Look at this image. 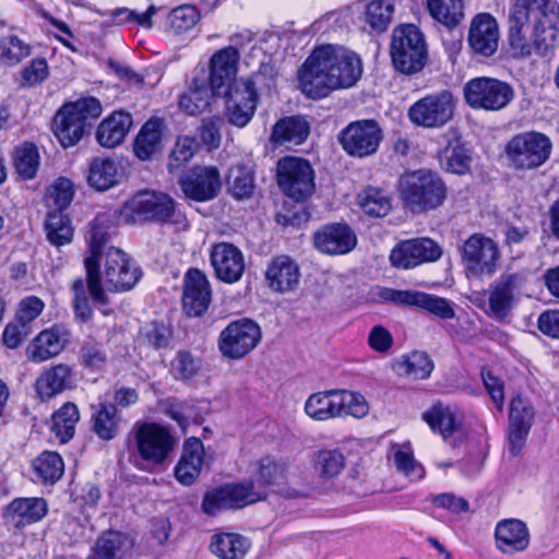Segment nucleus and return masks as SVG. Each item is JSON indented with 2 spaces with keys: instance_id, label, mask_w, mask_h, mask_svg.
I'll return each mask as SVG.
<instances>
[{
  "instance_id": "1",
  "label": "nucleus",
  "mask_w": 559,
  "mask_h": 559,
  "mask_svg": "<svg viewBox=\"0 0 559 559\" xmlns=\"http://www.w3.org/2000/svg\"><path fill=\"white\" fill-rule=\"evenodd\" d=\"M362 74V63L354 51L334 45L316 48L298 71L301 92L312 99L332 91L354 86Z\"/></svg>"
},
{
  "instance_id": "2",
  "label": "nucleus",
  "mask_w": 559,
  "mask_h": 559,
  "mask_svg": "<svg viewBox=\"0 0 559 559\" xmlns=\"http://www.w3.org/2000/svg\"><path fill=\"white\" fill-rule=\"evenodd\" d=\"M109 239L107 229L100 226V217H96L91 226L87 241L91 254L84 259L86 281L76 278L73 281L71 290L73 294L72 307L76 320L86 323L92 319L93 309L90 306L87 292L95 304L106 305L108 297L100 285L99 258L104 246Z\"/></svg>"
},
{
  "instance_id": "3",
  "label": "nucleus",
  "mask_w": 559,
  "mask_h": 559,
  "mask_svg": "<svg viewBox=\"0 0 559 559\" xmlns=\"http://www.w3.org/2000/svg\"><path fill=\"white\" fill-rule=\"evenodd\" d=\"M121 218L126 223L156 222L171 224L180 229L189 227L186 215L168 194L154 190L135 193L122 206Z\"/></svg>"
},
{
  "instance_id": "4",
  "label": "nucleus",
  "mask_w": 559,
  "mask_h": 559,
  "mask_svg": "<svg viewBox=\"0 0 559 559\" xmlns=\"http://www.w3.org/2000/svg\"><path fill=\"white\" fill-rule=\"evenodd\" d=\"M402 200L412 212H424L441 206L447 187L438 174L426 169L407 173L400 178Z\"/></svg>"
},
{
  "instance_id": "5",
  "label": "nucleus",
  "mask_w": 559,
  "mask_h": 559,
  "mask_svg": "<svg viewBox=\"0 0 559 559\" xmlns=\"http://www.w3.org/2000/svg\"><path fill=\"white\" fill-rule=\"evenodd\" d=\"M102 114V105L95 97L81 98L63 105L53 118V132L63 147L80 142L91 122Z\"/></svg>"
},
{
  "instance_id": "6",
  "label": "nucleus",
  "mask_w": 559,
  "mask_h": 559,
  "mask_svg": "<svg viewBox=\"0 0 559 559\" xmlns=\"http://www.w3.org/2000/svg\"><path fill=\"white\" fill-rule=\"evenodd\" d=\"M391 58L394 68L404 74L419 72L427 61L424 34L414 24L394 28L391 38Z\"/></svg>"
},
{
  "instance_id": "7",
  "label": "nucleus",
  "mask_w": 559,
  "mask_h": 559,
  "mask_svg": "<svg viewBox=\"0 0 559 559\" xmlns=\"http://www.w3.org/2000/svg\"><path fill=\"white\" fill-rule=\"evenodd\" d=\"M130 435L139 457L155 466L167 462L177 443L170 430L156 423H138Z\"/></svg>"
},
{
  "instance_id": "8",
  "label": "nucleus",
  "mask_w": 559,
  "mask_h": 559,
  "mask_svg": "<svg viewBox=\"0 0 559 559\" xmlns=\"http://www.w3.org/2000/svg\"><path fill=\"white\" fill-rule=\"evenodd\" d=\"M463 95L465 103L475 110L498 111L512 102L514 90L504 81L478 76L464 84Z\"/></svg>"
},
{
  "instance_id": "9",
  "label": "nucleus",
  "mask_w": 559,
  "mask_h": 559,
  "mask_svg": "<svg viewBox=\"0 0 559 559\" xmlns=\"http://www.w3.org/2000/svg\"><path fill=\"white\" fill-rule=\"evenodd\" d=\"M99 274L100 285L104 281L107 290L115 293L132 289L142 277V271L138 264L116 247H108L99 258Z\"/></svg>"
},
{
  "instance_id": "10",
  "label": "nucleus",
  "mask_w": 559,
  "mask_h": 559,
  "mask_svg": "<svg viewBox=\"0 0 559 559\" xmlns=\"http://www.w3.org/2000/svg\"><path fill=\"white\" fill-rule=\"evenodd\" d=\"M456 102L450 91L428 94L415 102L407 111L413 124L425 129H440L455 115Z\"/></svg>"
},
{
  "instance_id": "11",
  "label": "nucleus",
  "mask_w": 559,
  "mask_h": 559,
  "mask_svg": "<svg viewBox=\"0 0 559 559\" xmlns=\"http://www.w3.org/2000/svg\"><path fill=\"white\" fill-rule=\"evenodd\" d=\"M461 255L467 277H490L497 271L500 250L491 238L473 234L464 241Z\"/></svg>"
},
{
  "instance_id": "12",
  "label": "nucleus",
  "mask_w": 559,
  "mask_h": 559,
  "mask_svg": "<svg viewBox=\"0 0 559 559\" xmlns=\"http://www.w3.org/2000/svg\"><path fill=\"white\" fill-rule=\"evenodd\" d=\"M504 152L514 168L533 169L549 158L551 142L543 133H520L507 143Z\"/></svg>"
},
{
  "instance_id": "13",
  "label": "nucleus",
  "mask_w": 559,
  "mask_h": 559,
  "mask_svg": "<svg viewBox=\"0 0 559 559\" xmlns=\"http://www.w3.org/2000/svg\"><path fill=\"white\" fill-rule=\"evenodd\" d=\"M277 183L295 201H305L314 191V171L307 159L286 156L277 162Z\"/></svg>"
},
{
  "instance_id": "14",
  "label": "nucleus",
  "mask_w": 559,
  "mask_h": 559,
  "mask_svg": "<svg viewBox=\"0 0 559 559\" xmlns=\"http://www.w3.org/2000/svg\"><path fill=\"white\" fill-rule=\"evenodd\" d=\"M265 499V493L254 490V483L229 484L205 492L201 509L207 515H216L227 509H240Z\"/></svg>"
},
{
  "instance_id": "15",
  "label": "nucleus",
  "mask_w": 559,
  "mask_h": 559,
  "mask_svg": "<svg viewBox=\"0 0 559 559\" xmlns=\"http://www.w3.org/2000/svg\"><path fill=\"white\" fill-rule=\"evenodd\" d=\"M383 140V131L374 119L348 123L338 134V142L347 155L364 158L373 155Z\"/></svg>"
},
{
  "instance_id": "16",
  "label": "nucleus",
  "mask_w": 559,
  "mask_h": 559,
  "mask_svg": "<svg viewBox=\"0 0 559 559\" xmlns=\"http://www.w3.org/2000/svg\"><path fill=\"white\" fill-rule=\"evenodd\" d=\"M527 271L503 272L488 289L489 314L496 319L506 318L516 300L524 294L528 282Z\"/></svg>"
},
{
  "instance_id": "17",
  "label": "nucleus",
  "mask_w": 559,
  "mask_h": 559,
  "mask_svg": "<svg viewBox=\"0 0 559 559\" xmlns=\"http://www.w3.org/2000/svg\"><path fill=\"white\" fill-rule=\"evenodd\" d=\"M260 326L249 319L230 322L219 334L218 349L229 359H240L248 355L260 342Z\"/></svg>"
},
{
  "instance_id": "18",
  "label": "nucleus",
  "mask_w": 559,
  "mask_h": 559,
  "mask_svg": "<svg viewBox=\"0 0 559 559\" xmlns=\"http://www.w3.org/2000/svg\"><path fill=\"white\" fill-rule=\"evenodd\" d=\"M442 248L428 237L407 239L399 242L391 251L390 261L394 267L408 270L424 263L438 261Z\"/></svg>"
},
{
  "instance_id": "19",
  "label": "nucleus",
  "mask_w": 559,
  "mask_h": 559,
  "mask_svg": "<svg viewBox=\"0 0 559 559\" xmlns=\"http://www.w3.org/2000/svg\"><path fill=\"white\" fill-rule=\"evenodd\" d=\"M179 185L188 199L205 202L218 194L222 181L216 167L194 166L180 177Z\"/></svg>"
},
{
  "instance_id": "20",
  "label": "nucleus",
  "mask_w": 559,
  "mask_h": 559,
  "mask_svg": "<svg viewBox=\"0 0 559 559\" xmlns=\"http://www.w3.org/2000/svg\"><path fill=\"white\" fill-rule=\"evenodd\" d=\"M499 25L487 12L476 14L469 23L467 44L474 53L491 57L499 46Z\"/></svg>"
},
{
  "instance_id": "21",
  "label": "nucleus",
  "mask_w": 559,
  "mask_h": 559,
  "mask_svg": "<svg viewBox=\"0 0 559 559\" xmlns=\"http://www.w3.org/2000/svg\"><path fill=\"white\" fill-rule=\"evenodd\" d=\"M239 62V51L227 46L216 51L210 60L207 82L218 95L227 96L235 81Z\"/></svg>"
},
{
  "instance_id": "22",
  "label": "nucleus",
  "mask_w": 559,
  "mask_h": 559,
  "mask_svg": "<svg viewBox=\"0 0 559 559\" xmlns=\"http://www.w3.org/2000/svg\"><path fill=\"white\" fill-rule=\"evenodd\" d=\"M531 10L525 3H516L509 15V47L513 58L525 59L537 55L535 41L527 37Z\"/></svg>"
},
{
  "instance_id": "23",
  "label": "nucleus",
  "mask_w": 559,
  "mask_h": 559,
  "mask_svg": "<svg viewBox=\"0 0 559 559\" xmlns=\"http://www.w3.org/2000/svg\"><path fill=\"white\" fill-rule=\"evenodd\" d=\"M313 245L329 255L346 254L356 247L357 236L347 224L332 223L314 233Z\"/></svg>"
},
{
  "instance_id": "24",
  "label": "nucleus",
  "mask_w": 559,
  "mask_h": 559,
  "mask_svg": "<svg viewBox=\"0 0 559 559\" xmlns=\"http://www.w3.org/2000/svg\"><path fill=\"white\" fill-rule=\"evenodd\" d=\"M210 260L216 277L224 283L233 284L238 282L245 272L242 252L229 242L213 245Z\"/></svg>"
},
{
  "instance_id": "25",
  "label": "nucleus",
  "mask_w": 559,
  "mask_h": 559,
  "mask_svg": "<svg viewBox=\"0 0 559 559\" xmlns=\"http://www.w3.org/2000/svg\"><path fill=\"white\" fill-rule=\"evenodd\" d=\"M533 406L521 395L511 400L509 414V451L518 455L525 445L531 427L534 423Z\"/></svg>"
},
{
  "instance_id": "26",
  "label": "nucleus",
  "mask_w": 559,
  "mask_h": 559,
  "mask_svg": "<svg viewBox=\"0 0 559 559\" xmlns=\"http://www.w3.org/2000/svg\"><path fill=\"white\" fill-rule=\"evenodd\" d=\"M211 301L210 283L203 272L190 269L185 275L182 307L189 317H200Z\"/></svg>"
},
{
  "instance_id": "27",
  "label": "nucleus",
  "mask_w": 559,
  "mask_h": 559,
  "mask_svg": "<svg viewBox=\"0 0 559 559\" xmlns=\"http://www.w3.org/2000/svg\"><path fill=\"white\" fill-rule=\"evenodd\" d=\"M48 512L46 499L40 497L15 498L2 511L7 523L15 527H24L43 520Z\"/></svg>"
},
{
  "instance_id": "28",
  "label": "nucleus",
  "mask_w": 559,
  "mask_h": 559,
  "mask_svg": "<svg viewBox=\"0 0 559 559\" xmlns=\"http://www.w3.org/2000/svg\"><path fill=\"white\" fill-rule=\"evenodd\" d=\"M69 342V332L59 325L41 331L27 346V358L36 364L57 357Z\"/></svg>"
},
{
  "instance_id": "29",
  "label": "nucleus",
  "mask_w": 559,
  "mask_h": 559,
  "mask_svg": "<svg viewBox=\"0 0 559 559\" xmlns=\"http://www.w3.org/2000/svg\"><path fill=\"white\" fill-rule=\"evenodd\" d=\"M75 386V373L67 364H57L41 371L35 381V391L41 401Z\"/></svg>"
},
{
  "instance_id": "30",
  "label": "nucleus",
  "mask_w": 559,
  "mask_h": 559,
  "mask_svg": "<svg viewBox=\"0 0 559 559\" xmlns=\"http://www.w3.org/2000/svg\"><path fill=\"white\" fill-rule=\"evenodd\" d=\"M222 96L214 91L202 71L201 76H194L188 91L180 96L179 107L188 115H200L215 103L216 97Z\"/></svg>"
},
{
  "instance_id": "31",
  "label": "nucleus",
  "mask_w": 559,
  "mask_h": 559,
  "mask_svg": "<svg viewBox=\"0 0 559 559\" xmlns=\"http://www.w3.org/2000/svg\"><path fill=\"white\" fill-rule=\"evenodd\" d=\"M242 85V92L236 90L235 94H231L230 90L229 94L226 96L228 120L231 124L239 128L245 127L251 120L258 102L254 82H243Z\"/></svg>"
},
{
  "instance_id": "32",
  "label": "nucleus",
  "mask_w": 559,
  "mask_h": 559,
  "mask_svg": "<svg viewBox=\"0 0 559 559\" xmlns=\"http://www.w3.org/2000/svg\"><path fill=\"white\" fill-rule=\"evenodd\" d=\"M497 547L504 554L523 551L530 545V533L526 524L518 519L498 522L495 530Z\"/></svg>"
},
{
  "instance_id": "33",
  "label": "nucleus",
  "mask_w": 559,
  "mask_h": 559,
  "mask_svg": "<svg viewBox=\"0 0 559 559\" xmlns=\"http://www.w3.org/2000/svg\"><path fill=\"white\" fill-rule=\"evenodd\" d=\"M133 124L132 116L124 111H115L104 119L96 131L99 145L114 148L120 145Z\"/></svg>"
},
{
  "instance_id": "34",
  "label": "nucleus",
  "mask_w": 559,
  "mask_h": 559,
  "mask_svg": "<svg viewBox=\"0 0 559 559\" xmlns=\"http://www.w3.org/2000/svg\"><path fill=\"white\" fill-rule=\"evenodd\" d=\"M203 464V444L197 438L186 441L183 453L175 467L176 479L185 485H192L201 473Z\"/></svg>"
},
{
  "instance_id": "35",
  "label": "nucleus",
  "mask_w": 559,
  "mask_h": 559,
  "mask_svg": "<svg viewBox=\"0 0 559 559\" xmlns=\"http://www.w3.org/2000/svg\"><path fill=\"white\" fill-rule=\"evenodd\" d=\"M270 287L280 293L294 289L299 282L298 265L287 255H280L272 260L265 272Z\"/></svg>"
},
{
  "instance_id": "36",
  "label": "nucleus",
  "mask_w": 559,
  "mask_h": 559,
  "mask_svg": "<svg viewBox=\"0 0 559 559\" xmlns=\"http://www.w3.org/2000/svg\"><path fill=\"white\" fill-rule=\"evenodd\" d=\"M164 121L150 118L139 131L134 140V154L141 160H148L160 151Z\"/></svg>"
},
{
  "instance_id": "37",
  "label": "nucleus",
  "mask_w": 559,
  "mask_h": 559,
  "mask_svg": "<svg viewBox=\"0 0 559 559\" xmlns=\"http://www.w3.org/2000/svg\"><path fill=\"white\" fill-rule=\"evenodd\" d=\"M121 170L116 160L95 157L91 160L87 183L97 191H106L119 183Z\"/></svg>"
},
{
  "instance_id": "38",
  "label": "nucleus",
  "mask_w": 559,
  "mask_h": 559,
  "mask_svg": "<svg viewBox=\"0 0 559 559\" xmlns=\"http://www.w3.org/2000/svg\"><path fill=\"white\" fill-rule=\"evenodd\" d=\"M340 390H330L311 394L305 403L306 414L316 420L341 417Z\"/></svg>"
},
{
  "instance_id": "39",
  "label": "nucleus",
  "mask_w": 559,
  "mask_h": 559,
  "mask_svg": "<svg viewBox=\"0 0 559 559\" xmlns=\"http://www.w3.org/2000/svg\"><path fill=\"white\" fill-rule=\"evenodd\" d=\"M310 126L299 116L285 117L278 120L271 134V140L277 144H301L308 138Z\"/></svg>"
},
{
  "instance_id": "40",
  "label": "nucleus",
  "mask_w": 559,
  "mask_h": 559,
  "mask_svg": "<svg viewBox=\"0 0 559 559\" xmlns=\"http://www.w3.org/2000/svg\"><path fill=\"white\" fill-rule=\"evenodd\" d=\"M533 19L532 39L535 41L537 55L547 56L555 48L558 36L554 17L544 11H537L533 13Z\"/></svg>"
},
{
  "instance_id": "41",
  "label": "nucleus",
  "mask_w": 559,
  "mask_h": 559,
  "mask_svg": "<svg viewBox=\"0 0 559 559\" xmlns=\"http://www.w3.org/2000/svg\"><path fill=\"white\" fill-rule=\"evenodd\" d=\"M249 547V540L235 533H216L210 544L211 551L221 559H241Z\"/></svg>"
},
{
  "instance_id": "42",
  "label": "nucleus",
  "mask_w": 559,
  "mask_h": 559,
  "mask_svg": "<svg viewBox=\"0 0 559 559\" xmlns=\"http://www.w3.org/2000/svg\"><path fill=\"white\" fill-rule=\"evenodd\" d=\"M79 419V408L72 402L64 403L52 414L50 429L60 443H67L73 438Z\"/></svg>"
},
{
  "instance_id": "43",
  "label": "nucleus",
  "mask_w": 559,
  "mask_h": 559,
  "mask_svg": "<svg viewBox=\"0 0 559 559\" xmlns=\"http://www.w3.org/2000/svg\"><path fill=\"white\" fill-rule=\"evenodd\" d=\"M92 429L99 439L110 441L119 433L121 418L115 405L100 404L92 415Z\"/></svg>"
},
{
  "instance_id": "44",
  "label": "nucleus",
  "mask_w": 559,
  "mask_h": 559,
  "mask_svg": "<svg viewBox=\"0 0 559 559\" xmlns=\"http://www.w3.org/2000/svg\"><path fill=\"white\" fill-rule=\"evenodd\" d=\"M471 156L459 139L449 141L440 154L441 166L450 173L464 175L471 168Z\"/></svg>"
},
{
  "instance_id": "45",
  "label": "nucleus",
  "mask_w": 559,
  "mask_h": 559,
  "mask_svg": "<svg viewBox=\"0 0 559 559\" xmlns=\"http://www.w3.org/2000/svg\"><path fill=\"white\" fill-rule=\"evenodd\" d=\"M394 465L399 473L403 474L411 480H419L425 476L424 466L418 463L415 457L411 444H392L391 447Z\"/></svg>"
},
{
  "instance_id": "46",
  "label": "nucleus",
  "mask_w": 559,
  "mask_h": 559,
  "mask_svg": "<svg viewBox=\"0 0 559 559\" xmlns=\"http://www.w3.org/2000/svg\"><path fill=\"white\" fill-rule=\"evenodd\" d=\"M228 192L237 200L248 199L254 190V176L250 167L236 165L229 168L226 178Z\"/></svg>"
},
{
  "instance_id": "47",
  "label": "nucleus",
  "mask_w": 559,
  "mask_h": 559,
  "mask_svg": "<svg viewBox=\"0 0 559 559\" xmlns=\"http://www.w3.org/2000/svg\"><path fill=\"white\" fill-rule=\"evenodd\" d=\"M39 153L37 147L29 142L15 147L13 153V166L16 174L23 180L33 179L39 167Z\"/></svg>"
},
{
  "instance_id": "48",
  "label": "nucleus",
  "mask_w": 559,
  "mask_h": 559,
  "mask_svg": "<svg viewBox=\"0 0 559 559\" xmlns=\"http://www.w3.org/2000/svg\"><path fill=\"white\" fill-rule=\"evenodd\" d=\"M124 537L117 531L104 532L95 542L86 559H121Z\"/></svg>"
},
{
  "instance_id": "49",
  "label": "nucleus",
  "mask_w": 559,
  "mask_h": 559,
  "mask_svg": "<svg viewBox=\"0 0 559 559\" xmlns=\"http://www.w3.org/2000/svg\"><path fill=\"white\" fill-rule=\"evenodd\" d=\"M47 240L55 247L68 245L73 238L70 218L62 213H48L45 221Z\"/></svg>"
},
{
  "instance_id": "50",
  "label": "nucleus",
  "mask_w": 559,
  "mask_h": 559,
  "mask_svg": "<svg viewBox=\"0 0 559 559\" xmlns=\"http://www.w3.org/2000/svg\"><path fill=\"white\" fill-rule=\"evenodd\" d=\"M36 477L43 484H55L63 475L62 457L56 452H44L33 462Z\"/></svg>"
},
{
  "instance_id": "51",
  "label": "nucleus",
  "mask_w": 559,
  "mask_h": 559,
  "mask_svg": "<svg viewBox=\"0 0 559 559\" xmlns=\"http://www.w3.org/2000/svg\"><path fill=\"white\" fill-rule=\"evenodd\" d=\"M31 55V46L14 34L0 37V63L13 67Z\"/></svg>"
},
{
  "instance_id": "52",
  "label": "nucleus",
  "mask_w": 559,
  "mask_h": 559,
  "mask_svg": "<svg viewBox=\"0 0 559 559\" xmlns=\"http://www.w3.org/2000/svg\"><path fill=\"white\" fill-rule=\"evenodd\" d=\"M312 461L317 474L325 479L335 477L345 466V457L337 449L320 450L313 454Z\"/></svg>"
},
{
  "instance_id": "53",
  "label": "nucleus",
  "mask_w": 559,
  "mask_h": 559,
  "mask_svg": "<svg viewBox=\"0 0 559 559\" xmlns=\"http://www.w3.org/2000/svg\"><path fill=\"white\" fill-rule=\"evenodd\" d=\"M393 12L392 0H369L365 10V21L373 31L383 32L390 25Z\"/></svg>"
},
{
  "instance_id": "54",
  "label": "nucleus",
  "mask_w": 559,
  "mask_h": 559,
  "mask_svg": "<svg viewBox=\"0 0 559 559\" xmlns=\"http://www.w3.org/2000/svg\"><path fill=\"white\" fill-rule=\"evenodd\" d=\"M362 211L374 217H383L391 211L390 198L381 190L368 188L358 195Z\"/></svg>"
},
{
  "instance_id": "55",
  "label": "nucleus",
  "mask_w": 559,
  "mask_h": 559,
  "mask_svg": "<svg viewBox=\"0 0 559 559\" xmlns=\"http://www.w3.org/2000/svg\"><path fill=\"white\" fill-rule=\"evenodd\" d=\"M413 306L421 308L442 320H450L455 317V310L451 301L423 292L415 293Z\"/></svg>"
},
{
  "instance_id": "56",
  "label": "nucleus",
  "mask_w": 559,
  "mask_h": 559,
  "mask_svg": "<svg viewBox=\"0 0 559 559\" xmlns=\"http://www.w3.org/2000/svg\"><path fill=\"white\" fill-rule=\"evenodd\" d=\"M424 419L433 431L438 430L444 439L456 429L455 415L449 407L435 405L424 414Z\"/></svg>"
},
{
  "instance_id": "57",
  "label": "nucleus",
  "mask_w": 559,
  "mask_h": 559,
  "mask_svg": "<svg viewBox=\"0 0 559 559\" xmlns=\"http://www.w3.org/2000/svg\"><path fill=\"white\" fill-rule=\"evenodd\" d=\"M72 182L67 178H59L49 188L47 195V205L50 209L48 213H62L73 199Z\"/></svg>"
},
{
  "instance_id": "58",
  "label": "nucleus",
  "mask_w": 559,
  "mask_h": 559,
  "mask_svg": "<svg viewBox=\"0 0 559 559\" xmlns=\"http://www.w3.org/2000/svg\"><path fill=\"white\" fill-rule=\"evenodd\" d=\"M202 368V361L190 352L180 350L171 361L170 371L175 379L188 381L194 378Z\"/></svg>"
},
{
  "instance_id": "59",
  "label": "nucleus",
  "mask_w": 559,
  "mask_h": 559,
  "mask_svg": "<svg viewBox=\"0 0 559 559\" xmlns=\"http://www.w3.org/2000/svg\"><path fill=\"white\" fill-rule=\"evenodd\" d=\"M81 364L92 370H102L107 362V352L105 346L94 338L85 340L80 347Z\"/></svg>"
},
{
  "instance_id": "60",
  "label": "nucleus",
  "mask_w": 559,
  "mask_h": 559,
  "mask_svg": "<svg viewBox=\"0 0 559 559\" xmlns=\"http://www.w3.org/2000/svg\"><path fill=\"white\" fill-rule=\"evenodd\" d=\"M286 474V465L284 463L277 462L269 456L263 457L259 462V468L255 474V481L259 485L260 491H262L261 487L272 486L280 484ZM266 495V492L263 490Z\"/></svg>"
},
{
  "instance_id": "61",
  "label": "nucleus",
  "mask_w": 559,
  "mask_h": 559,
  "mask_svg": "<svg viewBox=\"0 0 559 559\" xmlns=\"http://www.w3.org/2000/svg\"><path fill=\"white\" fill-rule=\"evenodd\" d=\"M198 143L193 138L180 136L178 138L175 147L173 148L169 160L168 169L170 173L179 170L187 164L194 155Z\"/></svg>"
},
{
  "instance_id": "62",
  "label": "nucleus",
  "mask_w": 559,
  "mask_h": 559,
  "mask_svg": "<svg viewBox=\"0 0 559 559\" xmlns=\"http://www.w3.org/2000/svg\"><path fill=\"white\" fill-rule=\"evenodd\" d=\"M402 368L407 376L423 380L430 376L433 362L425 352H413L404 358Z\"/></svg>"
},
{
  "instance_id": "63",
  "label": "nucleus",
  "mask_w": 559,
  "mask_h": 559,
  "mask_svg": "<svg viewBox=\"0 0 559 559\" xmlns=\"http://www.w3.org/2000/svg\"><path fill=\"white\" fill-rule=\"evenodd\" d=\"M199 20L200 14L192 5H180L168 15L169 25L176 33L188 32L195 26Z\"/></svg>"
},
{
  "instance_id": "64",
  "label": "nucleus",
  "mask_w": 559,
  "mask_h": 559,
  "mask_svg": "<svg viewBox=\"0 0 559 559\" xmlns=\"http://www.w3.org/2000/svg\"><path fill=\"white\" fill-rule=\"evenodd\" d=\"M49 74L48 63L45 58H35L21 71L22 87H32L44 82Z\"/></svg>"
}]
</instances>
